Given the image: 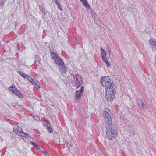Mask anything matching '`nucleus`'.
Wrapping results in <instances>:
<instances>
[{
  "label": "nucleus",
  "mask_w": 156,
  "mask_h": 156,
  "mask_svg": "<svg viewBox=\"0 0 156 156\" xmlns=\"http://www.w3.org/2000/svg\"><path fill=\"white\" fill-rule=\"evenodd\" d=\"M101 82L102 86L105 88V98L108 102H112L115 98L117 89L116 84L114 83L113 81L109 79L108 76L101 77Z\"/></svg>",
  "instance_id": "nucleus-1"
},
{
  "label": "nucleus",
  "mask_w": 156,
  "mask_h": 156,
  "mask_svg": "<svg viewBox=\"0 0 156 156\" xmlns=\"http://www.w3.org/2000/svg\"><path fill=\"white\" fill-rule=\"evenodd\" d=\"M107 111H105L104 112L105 117V122L108 125L106 129V136L107 138L109 140H112L115 138L118 135V129L116 126L112 125V123L111 115L110 113L111 112L107 109Z\"/></svg>",
  "instance_id": "nucleus-2"
},
{
  "label": "nucleus",
  "mask_w": 156,
  "mask_h": 156,
  "mask_svg": "<svg viewBox=\"0 0 156 156\" xmlns=\"http://www.w3.org/2000/svg\"><path fill=\"white\" fill-rule=\"evenodd\" d=\"M51 55L52 58L54 60L55 62L59 66H62L64 65V62L60 58L59 56L56 53L52 52L51 53Z\"/></svg>",
  "instance_id": "nucleus-3"
},
{
  "label": "nucleus",
  "mask_w": 156,
  "mask_h": 156,
  "mask_svg": "<svg viewBox=\"0 0 156 156\" xmlns=\"http://www.w3.org/2000/svg\"><path fill=\"white\" fill-rule=\"evenodd\" d=\"M9 89L15 95L18 96L20 98L23 97V95L21 94L20 90L15 87L14 85L12 84L11 87H9Z\"/></svg>",
  "instance_id": "nucleus-4"
},
{
  "label": "nucleus",
  "mask_w": 156,
  "mask_h": 156,
  "mask_svg": "<svg viewBox=\"0 0 156 156\" xmlns=\"http://www.w3.org/2000/svg\"><path fill=\"white\" fill-rule=\"evenodd\" d=\"M148 41L150 47L153 50H156V41L153 38H151ZM155 59V66H156V56Z\"/></svg>",
  "instance_id": "nucleus-5"
},
{
  "label": "nucleus",
  "mask_w": 156,
  "mask_h": 156,
  "mask_svg": "<svg viewBox=\"0 0 156 156\" xmlns=\"http://www.w3.org/2000/svg\"><path fill=\"white\" fill-rule=\"evenodd\" d=\"M76 78V81L78 83V86L76 89H77L83 83V79L82 78L81 75L79 74H77L75 75Z\"/></svg>",
  "instance_id": "nucleus-6"
},
{
  "label": "nucleus",
  "mask_w": 156,
  "mask_h": 156,
  "mask_svg": "<svg viewBox=\"0 0 156 156\" xmlns=\"http://www.w3.org/2000/svg\"><path fill=\"white\" fill-rule=\"evenodd\" d=\"M84 90V87L83 86H82L81 87V89L80 91L76 90V91L75 95V98L76 99H77V100H79L80 98L82 95V93H83Z\"/></svg>",
  "instance_id": "nucleus-7"
},
{
  "label": "nucleus",
  "mask_w": 156,
  "mask_h": 156,
  "mask_svg": "<svg viewBox=\"0 0 156 156\" xmlns=\"http://www.w3.org/2000/svg\"><path fill=\"white\" fill-rule=\"evenodd\" d=\"M13 132L16 133L19 132L21 133H23V132L22 129L20 127L17 126L16 129H13Z\"/></svg>",
  "instance_id": "nucleus-8"
},
{
  "label": "nucleus",
  "mask_w": 156,
  "mask_h": 156,
  "mask_svg": "<svg viewBox=\"0 0 156 156\" xmlns=\"http://www.w3.org/2000/svg\"><path fill=\"white\" fill-rule=\"evenodd\" d=\"M100 50L101 51V55L102 59L106 58V53L104 49H103L102 48H101Z\"/></svg>",
  "instance_id": "nucleus-9"
},
{
  "label": "nucleus",
  "mask_w": 156,
  "mask_h": 156,
  "mask_svg": "<svg viewBox=\"0 0 156 156\" xmlns=\"http://www.w3.org/2000/svg\"><path fill=\"white\" fill-rule=\"evenodd\" d=\"M31 83L34 85H35L37 86L38 87V88H40V87H39V82L37 81L36 80L34 79L33 80H32L31 81Z\"/></svg>",
  "instance_id": "nucleus-10"
},
{
  "label": "nucleus",
  "mask_w": 156,
  "mask_h": 156,
  "mask_svg": "<svg viewBox=\"0 0 156 156\" xmlns=\"http://www.w3.org/2000/svg\"><path fill=\"white\" fill-rule=\"evenodd\" d=\"M80 1L82 2L83 5L86 7V8H88L89 7V5L88 3L87 0H80Z\"/></svg>",
  "instance_id": "nucleus-11"
},
{
  "label": "nucleus",
  "mask_w": 156,
  "mask_h": 156,
  "mask_svg": "<svg viewBox=\"0 0 156 156\" xmlns=\"http://www.w3.org/2000/svg\"><path fill=\"white\" fill-rule=\"evenodd\" d=\"M102 60L105 63V64L107 65V66L108 67H109L110 66L109 62L108 60L106 58H102Z\"/></svg>",
  "instance_id": "nucleus-12"
},
{
  "label": "nucleus",
  "mask_w": 156,
  "mask_h": 156,
  "mask_svg": "<svg viewBox=\"0 0 156 156\" xmlns=\"http://www.w3.org/2000/svg\"><path fill=\"white\" fill-rule=\"evenodd\" d=\"M22 136H23L25 138H28L29 137H30V135L29 134H27V133H25L24 132H23V133L22 134V135H21Z\"/></svg>",
  "instance_id": "nucleus-13"
},
{
  "label": "nucleus",
  "mask_w": 156,
  "mask_h": 156,
  "mask_svg": "<svg viewBox=\"0 0 156 156\" xmlns=\"http://www.w3.org/2000/svg\"><path fill=\"white\" fill-rule=\"evenodd\" d=\"M55 4L57 6L58 8L59 9V10L61 11H62V9L61 7V5L60 3L58 2L57 0H55Z\"/></svg>",
  "instance_id": "nucleus-14"
},
{
  "label": "nucleus",
  "mask_w": 156,
  "mask_h": 156,
  "mask_svg": "<svg viewBox=\"0 0 156 156\" xmlns=\"http://www.w3.org/2000/svg\"><path fill=\"white\" fill-rule=\"evenodd\" d=\"M17 72L19 74L24 78H25L27 77V76H28L27 75H24L23 73L22 72L20 71H17Z\"/></svg>",
  "instance_id": "nucleus-15"
},
{
  "label": "nucleus",
  "mask_w": 156,
  "mask_h": 156,
  "mask_svg": "<svg viewBox=\"0 0 156 156\" xmlns=\"http://www.w3.org/2000/svg\"><path fill=\"white\" fill-rule=\"evenodd\" d=\"M39 58L38 56L37 55L36 56L35 55V62L37 63V65H38L39 64Z\"/></svg>",
  "instance_id": "nucleus-16"
},
{
  "label": "nucleus",
  "mask_w": 156,
  "mask_h": 156,
  "mask_svg": "<svg viewBox=\"0 0 156 156\" xmlns=\"http://www.w3.org/2000/svg\"><path fill=\"white\" fill-rule=\"evenodd\" d=\"M137 102L138 105L140 107V108H141L140 106L143 103L142 101L140 99H138L137 100Z\"/></svg>",
  "instance_id": "nucleus-17"
},
{
  "label": "nucleus",
  "mask_w": 156,
  "mask_h": 156,
  "mask_svg": "<svg viewBox=\"0 0 156 156\" xmlns=\"http://www.w3.org/2000/svg\"><path fill=\"white\" fill-rule=\"evenodd\" d=\"M70 143H71V141H69V142H67L65 144L67 147L68 148H69L72 147V145Z\"/></svg>",
  "instance_id": "nucleus-18"
},
{
  "label": "nucleus",
  "mask_w": 156,
  "mask_h": 156,
  "mask_svg": "<svg viewBox=\"0 0 156 156\" xmlns=\"http://www.w3.org/2000/svg\"><path fill=\"white\" fill-rule=\"evenodd\" d=\"M62 67V68L63 69L62 70V72L64 73H66V72H67L66 69L65 67V65L64 64V65H63V67L62 66H61Z\"/></svg>",
  "instance_id": "nucleus-19"
},
{
  "label": "nucleus",
  "mask_w": 156,
  "mask_h": 156,
  "mask_svg": "<svg viewBox=\"0 0 156 156\" xmlns=\"http://www.w3.org/2000/svg\"><path fill=\"white\" fill-rule=\"evenodd\" d=\"M47 130L49 133H51L52 132V129L51 127L48 126V125L47 126Z\"/></svg>",
  "instance_id": "nucleus-20"
},
{
  "label": "nucleus",
  "mask_w": 156,
  "mask_h": 156,
  "mask_svg": "<svg viewBox=\"0 0 156 156\" xmlns=\"http://www.w3.org/2000/svg\"><path fill=\"white\" fill-rule=\"evenodd\" d=\"M78 83H77L76 81H73L72 83V85L74 87H77L78 86Z\"/></svg>",
  "instance_id": "nucleus-21"
},
{
  "label": "nucleus",
  "mask_w": 156,
  "mask_h": 156,
  "mask_svg": "<svg viewBox=\"0 0 156 156\" xmlns=\"http://www.w3.org/2000/svg\"><path fill=\"white\" fill-rule=\"evenodd\" d=\"M141 107L144 109H146L147 108L146 105L145 104H144V102H143L141 105Z\"/></svg>",
  "instance_id": "nucleus-22"
},
{
  "label": "nucleus",
  "mask_w": 156,
  "mask_h": 156,
  "mask_svg": "<svg viewBox=\"0 0 156 156\" xmlns=\"http://www.w3.org/2000/svg\"><path fill=\"white\" fill-rule=\"evenodd\" d=\"M40 10L41 11V12L44 13H45V9H44L43 8H40Z\"/></svg>",
  "instance_id": "nucleus-23"
},
{
  "label": "nucleus",
  "mask_w": 156,
  "mask_h": 156,
  "mask_svg": "<svg viewBox=\"0 0 156 156\" xmlns=\"http://www.w3.org/2000/svg\"><path fill=\"white\" fill-rule=\"evenodd\" d=\"M134 132V131H132L130 133V135L131 136H133L135 135Z\"/></svg>",
  "instance_id": "nucleus-24"
},
{
  "label": "nucleus",
  "mask_w": 156,
  "mask_h": 156,
  "mask_svg": "<svg viewBox=\"0 0 156 156\" xmlns=\"http://www.w3.org/2000/svg\"><path fill=\"white\" fill-rule=\"evenodd\" d=\"M27 78L28 81H29L30 83H31V81L33 79L32 78H31V77L30 78L29 77H28V76H27Z\"/></svg>",
  "instance_id": "nucleus-25"
},
{
  "label": "nucleus",
  "mask_w": 156,
  "mask_h": 156,
  "mask_svg": "<svg viewBox=\"0 0 156 156\" xmlns=\"http://www.w3.org/2000/svg\"><path fill=\"white\" fill-rule=\"evenodd\" d=\"M30 144L31 145H32L33 146H34V147L35 146V145L36 144L34 142H32V141H31L30 142Z\"/></svg>",
  "instance_id": "nucleus-26"
},
{
  "label": "nucleus",
  "mask_w": 156,
  "mask_h": 156,
  "mask_svg": "<svg viewBox=\"0 0 156 156\" xmlns=\"http://www.w3.org/2000/svg\"><path fill=\"white\" fill-rule=\"evenodd\" d=\"M107 48H108L109 50H108V52H109V53L110 54H111V49L110 48V46H109L108 45L107 46Z\"/></svg>",
  "instance_id": "nucleus-27"
},
{
  "label": "nucleus",
  "mask_w": 156,
  "mask_h": 156,
  "mask_svg": "<svg viewBox=\"0 0 156 156\" xmlns=\"http://www.w3.org/2000/svg\"><path fill=\"white\" fill-rule=\"evenodd\" d=\"M34 147L37 149H38L39 148V146L37 144H36Z\"/></svg>",
  "instance_id": "nucleus-28"
},
{
  "label": "nucleus",
  "mask_w": 156,
  "mask_h": 156,
  "mask_svg": "<svg viewBox=\"0 0 156 156\" xmlns=\"http://www.w3.org/2000/svg\"><path fill=\"white\" fill-rule=\"evenodd\" d=\"M98 156H104V155L102 154H100L98 155Z\"/></svg>",
  "instance_id": "nucleus-29"
},
{
  "label": "nucleus",
  "mask_w": 156,
  "mask_h": 156,
  "mask_svg": "<svg viewBox=\"0 0 156 156\" xmlns=\"http://www.w3.org/2000/svg\"><path fill=\"white\" fill-rule=\"evenodd\" d=\"M47 154H48V153L47 152H45V155H47Z\"/></svg>",
  "instance_id": "nucleus-30"
}]
</instances>
